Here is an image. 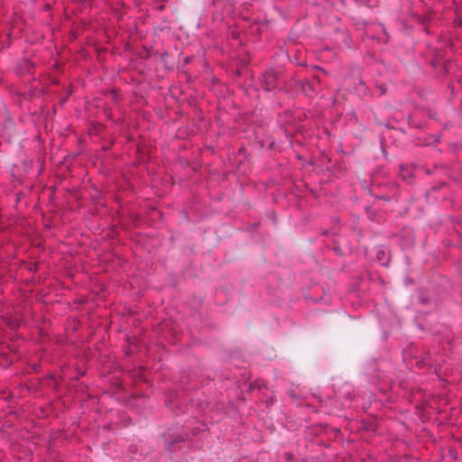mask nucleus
Returning a JSON list of instances; mask_svg holds the SVG:
<instances>
[{
    "label": "nucleus",
    "mask_w": 462,
    "mask_h": 462,
    "mask_svg": "<svg viewBox=\"0 0 462 462\" xmlns=\"http://www.w3.org/2000/svg\"><path fill=\"white\" fill-rule=\"evenodd\" d=\"M162 439L164 445L170 451L175 450L176 445L180 443L192 441L189 434L182 428H179L178 426H173L167 429V430L164 431L162 435Z\"/></svg>",
    "instance_id": "f257e3e1"
},
{
    "label": "nucleus",
    "mask_w": 462,
    "mask_h": 462,
    "mask_svg": "<svg viewBox=\"0 0 462 462\" xmlns=\"http://www.w3.org/2000/svg\"><path fill=\"white\" fill-rule=\"evenodd\" d=\"M281 72L273 68L267 69L263 75V85L266 91H272L278 86Z\"/></svg>",
    "instance_id": "f03ea898"
},
{
    "label": "nucleus",
    "mask_w": 462,
    "mask_h": 462,
    "mask_svg": "<svg viewBox=\"0 0 462 462\" xmlns=\"http://www.w3.org/2000/svg\"><path fill=\"white\" fill-rule=\"evenodd\" d=\"M208 430V426L203 422H199L198 425L191 428L190 432L194 437H198L200 434Z\"/></svg>",
    "instance_id": "7ed1b4c3"
},
{
    "label": "nucleus",
    "mask_w": 462,
    "mask_h": 462,
    "mask_svg": "<svg viewBox=\"0 0 462 462\" xmlns=\"http://www.w3.org/2000/svg\"><path fill=\"white\" fill-rule=\"evenodd\" d=\"M301 89L306 95L315 93V89L310 81H301Z\"/></svg>",
    "instance_id": "20e7f679"
},
{
    "label": "nucleus",
    "mask_w": 462,
    "mask_h": 462,
    "mask_svg": "<svg viewBox=\"0 0 462 462\" xmlns=\"http://www.w3.org/2000/svg\"><path fill=\"white\" fill-rule=\"evenodd\" d=\"M443 61V58L440 53L437 54L431 60L430 64L433 68L439 67Z\"/></svg>",
    "instance_id": "39448f33"
},
{
    "label": "nucleus",
    "mask_w": 462,
    "mask_h": 462,
    "mask_svg": "<svg viewBox=\"0 0 462 462\" xmlns=\"http://www.w3.org/2000/svg\"><path fill=\"white\" fill-rule=\"evenodd\" d=\"M22 66L23 67L25 72L32 74V70L34 68V64L32 61L24 60Z\"/></svg>",
    "instance_id": "423d86ee"
},
{
    "label": "nucleus",
    "mask_w": 462,
    "mask_h": 462,
    "mask_svg": "<svg viewBox=\"0 0 462 462\" xmlns=\"http://www.w3.org/2000/svg\"><path fill=\"white\" fill-rule=\"evenodd\" d=\"M166 405L171 408L172 411H174L176 412L177 415L180 414V412L177 411L179 409L177 403L174 402L173 400L171 399H169L166 401Z\"/></svg>",
    "instance_id": "0eeeda50"
},
{
    "label": "nucleus",
    "mask_w": 462,
    "mask_h": 462,
    "mask_svg": "<svg viewBox=\"0 0 462 462\" xmlns=\"http://www.w3.org/2000/svg\"><path fill=\"white\" fill-rule=\"evenodd\" d=\"M155 56H159L161 60L166 65L168 60V57L170 56V53L167 51H164L163 52L160 53V52H156L154 54Z\"/></svg>",
    "instance_id": "6e6552de"
},
{
    "label": "nucleus",
    "mask_w": 462,
    "mask_h": 462,
    "mask_svg": "<svg viewBox=\"0 0 462 462\" xmlns=\"http://www.w3.org/2000/svg\"><path fill=\"white\" fill-rule=\"evenodd\" d=\"M266 141L268 142V143H267L268 150L273 151L277 147L276 143L273 138L268 137V139Z\"/></svg>",
    "instance_id": "1a4fd4ad"
},
{
    "label": "nucleus",
    "mask_w": 462,
    "mask_h": 462,
    "mask_svg": "<svg viewBox=\"0 0 462 462\" xmlns=\"http://www.w3.org/2000/svg\"><path fill=\"white\" fill-rule=\"evenodd\" d=\"M283 457H284V459H285L287 462H290L291 460H292V459H293L294 455H293V453H292V452L288 451V452H285V453H284Z\"/></svg>",
    "instance_id": "9d476101"
},
{
    "label": "nucleus",
    "mask_w": 462,
    "mask_h": 462,
    "mask_svg": "<svg viewBox=\"0 0 462 462\" xmlns=\"http://www.w3.org/2000/svg\"><path fill=\"white\" fill-rule=\"evenodd\" d=\"M433 143H439L441 142V136L439 134L432 135Z\"/></svg>",
    "instance_id": "9b49d317"
},
{
    "label": "nucleus",
    "mask_w": 462,
    "mask_h": 462,
    "mask_svg": "<svg viewBox=\"0 0 462 462\" xmlns=\"http://www.w3.org/2000/svg\"><path fill=\"white\" fill-rule=\"evenodd\" d=\"M383 256H385V252L383 250H380L377 252V259L382 261Z\"/></svg>",
    "instance_id": "f8f14e48"
},
{
    "label": "nucleus",
    "mask_w": 462,
    "mask_h": 462,
    "mask_svg": "<svg viewBox=\"0 0 462 462\" xmlns=\"http://www.w3.org/2000/svg\"><path fill=\"white\" fill-rule=\"evenodd\" d=\"M333 250H334V252H335L337 254H338V255H341V254H342V250H341V248H340L339 246H335V247L333 248Z\"/></svg>",
    "instance_id": "ddd939ff"
},
{
    "label": "nucleus",
    "mask_w": 462,
    "mask_h": 462,
    "mask_svg": "<svg viewBox=\"0 0 462 462\" xmlns=\"http://www.w3.org/2000/svg\"><path fill=\"white\" fill-rule=\"evenodd\" d=\"M258 143L260 144L261 148H263L264 146H267V144H266L264 140L258 141Z\"/></svg>",
    "instance_id": "4468645a"
},
{
    "label": "nucleus",
    "mask_w": 462,
    "mask_h": 462,
    "mask_svg": "<svg viewBox=\"0 0 462 462\" xmlns=\"http://www.w3.org/2000/svg\"><path fill=\"white\" fill-rule=\"evenodd\" d=\"M190 60H191V57L188 56V57H186V58L184 59V63H185V64H189V63L190 62Z\"/></svg>",
    "instance_id": "2eb2a0df"
},
{
    "label": "nucleus",
    "mask_w": 462,
    "mask_h": 462,
    "mask_svg": "<svg viewBox=\"0 0 462 462\" xmlns=\"http://www.w3.org/2000/svg\"><path fill=\"white\" fill-rule=\"evenodd\" d=\"M320 235L321 236H328V231L327 229H323L320 231Z\"/></svg>",
    "instance_id": "dca6fc26"
},
{
    "label": "nucleus",
    "mask_w": 462,
    "mask_h": 462,
    "mask_svg": "<svg viewBox=\"0 0 462 462\" xmlns=\"http://www.w3.org/2000/svg\"><path fill=\"white\" fill-rule=\"evenodd\" d=\"M420 302H421V304H427V303L429 302V300H428V299H424V298H422V299L420 300Z\"/></svg>",
    "instance_id": "f3484780"
},
{
    "label": "nucleus",
    "mask_w": 462,
    "mask_h": 462,
    "mask_svg": "<svg viewBox=\"0 0 462 462\" xmlns=\"http://www.w3.org/2000/svg\"><path fill=\"white\" fill-rule=\"evenodd\" d=\"M416 365L420 368L423 367L426 365V364H416Z\"/></svg>",
    "instance_id": "a211bd4d"
},
{
    "label": "nucleus",
    "mask_w": 462,
    "mask_h": 462,
    "mask_svg": "<svg viewBox=\"0 0 462 462\" xmlns=\"http://www.w3.org/2000/svg\"><path fill=\"white\" fill-rule=\"evenodd\" d=\"M314 80H316L318 83L319 82V79L318 78H315Z\"/></svg>",
    "instance_id": "6ab92c4d"
}]
</instances>
